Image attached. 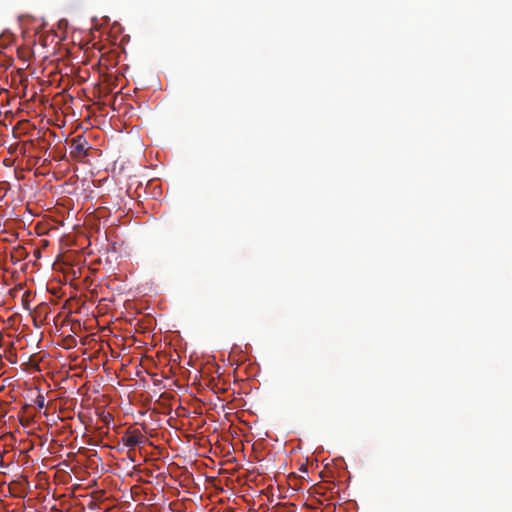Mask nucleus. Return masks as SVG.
<instances>
[{
    "instance_id": "f257e3e1",
    "label": "nucleus",
    "mask_w": 512,
    "mask_h": 512,
    "mask_svg": "<svg viewBox=\"0 0 512 512\" xmlns=\"http://www.w3.org/2000/svg\"><path fill=\"white\" fill-rule=\"evenodd\" d=\"M89 149V143L86 138L78 135L71 140L69 154L71 158L82 161L88 155Z\"/></svg>"
},
{
    "instance_id": "20e7f679",
    "label": "nucleus",
    "mask_w": 512,
    "mask_h": 512,
    "mask_svg": "<svg viewBox=\"0 0 512 512\" xmlns=\"http://www.w3.org/2000/svg\"><path fill=\"white\" fill-rule=\"evenodd\" d=\"M112 420H113V416L110 413H106L102 417V421L105 422L106 424H109L110 421H112Z\"/></svg>"
},
{
    "instance_id": "7ed1b4c3",
    "label": "nucleus",
    "mask_w": 512,
    "mask_h": 512,
    "mask_svg": "<svg viewBox=\"0 0 512 512\" xmlns=\"http://www.w3.org/2000/svg\"><path fill=\"white\" fill-rule=\"evenodd\" d=\"M45 399H44V396L39 394L36 399H35V404L39 407V408H43L44 405H45Z\"/></svg>"
},
{
    "instance_id": "f03ea898",
    "label": "nucleus",
    "mask_w": 512,
    "mask_h": 512,
    "mask_svg": "<svg viewBox=\"0 0 512 512\" xmlns=\"http://www.w3.org/2000/svg\"><path fill=\"white\" fill-rule=\"evenodd\" d=\"M145 436L138 429H128L121 438L123 444L127 447L134 448L135 446L143 443Z\"/></svg>"
}]
</instances>
